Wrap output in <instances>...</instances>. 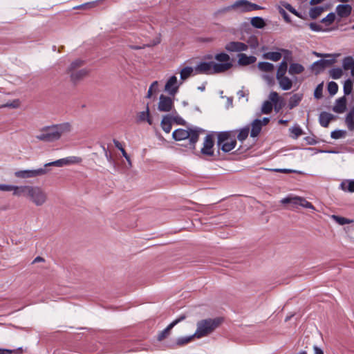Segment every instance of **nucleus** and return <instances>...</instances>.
I'll return each mask as SVG.
<instances>
[{
	"mask_svg": "<svg viewBox=\"0 0 354 354\" xmlns=\"http://www.w3.org/2000/svg\"><path fill=\"white\" fill-rule=\"evenodd\" d=\"M137 121L139 122H147L149 124H152V120L150 117L149 108L148 104L147 105L145 111L139 112L138 113Z\"/></svg>",
	"mask_w": 354,
	"mask_h": 354,
	"instance_id": "obj_24",
	"label": "nucleus"
},
{
	"mask_svg": "<svg viewBox=\"0 0 354 354\" xmlns=\"http://www.w3.org/2000/svg\"><path fill=\"white\" fill-rule=\"evenodd\" d=\"M258 68L263 72H272L274 69V66L272 63L267 62H261L258 64Z\"/></svg>",
	"mask_w": 354,
	"mask_h": 354,
	"instance_id": "obj_36",
	"label": "nucleus"
},
{
	"mask_svg": "<svg viewBox=\"0 0 354 354\" xmlns=\"http://www.w3.org/2000/svg\"><path fill=\"white\" fill-rule=\"evenodd\" d=\"M273 108L272 103L270 101H265L261 107V112L264 114H269L271 113Z\"/></svg>",
	"mask_w": 354,
	"mask_h": 354,
	"instance_id": "obj_43",
	"label": "nucleus"
},
{
	"mask_svg": "<svg viewBox=\"0 0 354 354\" xmlns=\"http://www.w3.org/2000/svg\"><path fill=\"white\" fill-rule=\"evenodd\" d=\"M12 185L6 184H0V191L10 192L12 191Z\"/></svg>",
	"mask_w": 354,
	"mask_h": 354,
	"instance_id": "obj_60",
	"label": "nucleus"
},
{
	"mask_svg": "<svg viewBox=\"0 0 354 354\" xmlns=\"http://www.w3.org/2000/svg\"><path fill=\"white\" fill-rule=\"evenodd\" d=\"M261 9V7L257 4L251 3L247 0H238L232 5L223 8V11H230L236 10L241 12H248L253 10Z\"/></svg>",
	"mask_w": 354,
	"mask_h": 354,
	"instance_id": "obj_7",
	"label": "nucleus"
},
{
	"mask_svg": "<svg viewBox=\"0 0 354 354\" xmlns=\"http://www.w3.org/2000/svg\"><path fill=\"white\" fill-rule=\"evenodd\" d=\"M30 185H21L16 186L12 185V191H13V195L20 197L25 196L27 198L28 193L29 191Z\"/></svg>",
	"mask_w": 354,
	"mask_h": 354,
	"instance_id": "obj_21",
	"label": "nucleus"
},
{
	"mask_svg": "<svg viewBox=\"0 0 354 354\" xmlns=\"http://www.w3.org/2000/svg\"><path fill=\"white\" fill-rule=\"evenodd\" d=\"M353 82L354 79L351 80V78L347 79L344 81V86H343V91L344 96L348 95L351 93H352L353 90Z\"/></svg>",
	"mask_w": 354,
	"mask_h": 354,
	"instance_id": "obj_31",
	"label": "nucleus"
},
{
	"mask_svg": "<svg viewBox=\"0 0 354 354\" xmlns=\"http://www.w3.org/2000/svg\"><path fill=\"white\" fill-rule=\"evenodd\" d=\"M301 100V96L299 94H294L289 100L288 107L290 109L297 106Z\"/></svg>",
	"mask_w": 354,
	"mask_h": 354,
	"instance_id": "obj_38",
	"label": "nucleus"
},
{
	"mask_svg": "<svg viewBox=\"0 0 354 354\" xmlns=\"http://www.w3.org/2000/svg\"><path fill=\"white\" fill-rule=\"evenodd\" d=\"M269 99L272 103L277 104L279 99V94L276 91H272L269 95Z\"/></svg>",
	"mask_w": 354,
	"mask_h": 354,
	"instance_id": "obj_51",
	"label": "nucleus"
},
{
	"mask_svg": "<svg viewBox=\"0 0 354 354\" xmlns=\"http://www.w3.org/2000/svg\"><path fill=\"white\" fill-rule=\"evenodd\" d=\"M280 52H268L263 55V57L266 59L277 62L281 58Z\"/></svg>",
	"mask_w": 354,
	"mask_h": 354,
	"instance_id": "obj_35",
	"label": "nucleus"
},
{
	"mask_svg": "<svg viewBox=\"0 0 354 354\" xmlns=\"http://www.w3.org/2000/svg\"><path fill=\"white\" fill-rule=\"evenodd\" d=\"M352 12V6L346 3L336 7V13L341 18L348 17Z\"/></svg>",
	"mask_w": 354,
	"mask_h": 354,
	"instance_id": "obj_17",
	"label": "nucleus"
},
{
	"mask_svg": "<svg viewBox=\"0 0 354 354\" xmlns=\"http://www.w3.org/2000/svg\"><path fill=\"white\" fill-rule=\"evenodd\" d=\"M176 122L178 124L183 125L185 124V121L179 115L172 117L171 116V121Z\"/></svg>",
	"mask_w": 354,
	"mask_h": 354,
	"instance_id": "obj_59",
	"label": "nucleus"
},
{
	"mask_svg": "<svg viewBox=\"0 0 354 354\" xmlns=\"http://www.w3.org/2000/svg\"><path fill=\"white\" fill-rule=\"evenodd\" d=\"M276 78L282 90L288 91L292 88V81L288 77L286 76V75L281 77L277 76Z\"/></svg>",
	"mask_w": 354,
	"mask_h": 354,
	"instance_id": "obj_19",
	"label": "nucleus"
},
{
	"mask_svg": "<svg viewBox=\"0 0 354 354\" xmlns=\"http://www.w3.org/2000/svg\"><path fill=\"white\" fill-rule=\"evenodd\" d=\"M286 9H287L291 13L295 15L296 16L301 17L299 13L289 3H286L283 5Z\"/></svg>",
	"mask_w": 354,
	"mask_h": 354,
	"instance_id": "obj_55",
	"label": "nucleus"
},
{
	"mask_svg": "<svg viewBox=\"0 0 354 354\" xmlns=\"http://www.w3.org/2000/svg\"><path fill=\"white\" fill-rule=\"evenodd\" d=\"M214 59L219 62L218 64H229V69H230L232 67V64L230 62V57L228 54L222 52L216 54L214 56Z\"/></svg>",
	"mask_w": 354,
	"mask_h": 354,
	"instance_id": "obj_27",
	"label": "nucleus"
},
{
	"mask_svg": "<svg viewBox=\"0 0 354 354\" xmlns=\"http://www.w3.org/2000/svg\"><path fill=\"white\" fill-rule=\"evenodd\" d=\"M93 5H94L93 2L86 3H83L80 6H78L77 7H75L74 8H90L93 7Z\"/></svg>",
	"mask_w": 354,
	"mask_h": 354,
	"instance_id": "obj_61",
	"label": "nucleus"
},
{
	"mask_svg": "<svg viewBox=\"0 0 354 354\" xmlns=\"http://www.w3.org/2000/svg\"><path fill=\"white\" fill-rule=\"evenodd\" d=\"M238 63L241 66H248L252 64H254L257 58L253 55L248 56L246 54L240 53L239 55Z\"/></svg>",
	"mask_w": 354,
	"mask_h": 354,
	"instance_id": "obj_20",
	"label": "nucleus"
},
{
	"mask_svg": "<svg viewBox=\"0 0 354 354\" xmlns=\"http://www.w3.org/2000/svg\"><path fill=\"white\" fill-rule=\"evenodd\" d=\"M287 69H288L287 62L283 60L280 63V64L277 68L276 77H277V76L281 77L282 75H286V73L287 72Z\"/></svg>",
	"mask_w": 354,
	"mask_h": 354,
	"instance_id": "obj_40",
	"label": "nucleus"
},
{
	"mask_svg": "<svg viewBox=\"0 0 354 354\" xmlns=\"http://www.w3.org/2000/svg\"><path fill=\"white\" fill-rule=\"evenodd\" d=\"M161 127L162 130L168 133L171 130V115H165L163 117L161 122Z\"/></svg>",
	"mask_w": 354,
	"mask_h": 354,
	"instance_id": "obj_29",
	"label": "nucleus"
},
{
	"mask_svg": "<svg viewBox=\"0 0 354 354\" xmlns=\"http://www.w3.org/2000/svg\"><path fill=\"white\" fill-rule=\"evenodd\" d=\"M251 25L256 28H263L266 26L264 19L261 17H254L251 18Z\"/></svg>",
	"mask_w": 354,
	"mask_h": 354,
	"instance_id": "obj_34",
	"label": "nucleus"
},
{
	"mask_svg": "<svg viewBox=\"0 0 354 354\" xmlns=\"http://www.w3.org/2000/svg\"><path fill=\"white\" fill-rule=\"evenodd\" d=\"M342 67L345 71L351 69V76L354 79V59L353 57H345L342 60Z\"/></svg>",
	"mask_w": 354,
	"mask_h": 354,
	"instance_id": "obj_22",
	"label": "nucleus"
},
{
	"mask_svg": "<svg viewBox=\"0 0 354 354\" xmlns=\"http://www.w3.org/2000/svg\"><path fill=\"white\" fill-rule=\"evenodd\" d=\"M340 188L344 192H354V180H346L342 182Z\"/></svg>",
	"mask_w": 354,
	"mask_h": 354,
	"instance_id": "obj_32",
	"label": "nucleus"
},
{
	"mask_svg": "<svg viewBox=\"0 0 354 354\" xmlns=\"http://www.w3.org/2000/svg\"><path fill=\"white\" fill-rule=\"evenodd\" d=\"M334 62L335 59H322L315 62L312 65V68L315 71V74H319L322 70L331 66Z\"/></svg>",
	"mask_w": 354,
	"mask_h": 354,
	"instance_id": "obj_14",
	"label": "nucleus"
},
{
	"mask_svg": "<svg viewBox=\"0 0 354 354\" xmlns=\"http://www.w3.org/2000/svg\"><path fill=\"white\" fill-rule=\"evenodd\" d=\"M333 118L334 117L331 113L325 111L322 112L319 118V124L323 127H327Z\"/></svg>",
	"mask_w": 354,
	"mask_h": 354,
	"instance_id": "obj_25",
	"label": "nucleus"
},
{
	"mask_svg": "<svg viewBox=\"0 0 354 354\" xmlns=\"http://www.w3.org/2000/svg\"><path fill=\"white\" fill-rule=\"evenodd\" d=\"M222 317L208 318L198 321L196 323V330L194 333L198 339L208 336L222 324Z\"/></svg>",
	"mask_w": 354,
	"mask_h": 354,
	"instance_id": "obj_2",
	"label": "nucleus"
},
{
	"mask_svg": "<svg viewBox=\"0 0 354 354\" xmlns=\"http://www.w3.org/2000/svg\"><path fill=\"white\" fill-rule=\"evenodd\" d=\"M84 62L80 59L73 61L68 68V71H77L84 64Z\"/></svg>",
	"mask_w": 354,
	"mask_h": 354,
	"instance_id": "obj_42",
	"label": "nucleus"
},
{
	"mask_svg": "<svg viewBox=\"0 0 354 354\" xmlns=\"http://www.w3.org/2000/svg\"><path fill=\"white\" fill-rule=\"evenodd\" d=\"M158 83L157 81H154L151 84V86L149 88V90H148V92H147V95L146 96L147 98H150L151 97L152 93H153V90L158 86Z\"/></svg>",
	"mask_w": 354,
	"mask_h": 354,
	"instance_id": "obj_57",
	"label": "nucleus"
},
{
	"mask_svg": "<svg viewBox=\"0 0 354 354\" xmlns=\"http://www.w3.org/2000/svg\"><path fill=\"white\" fill-rule=\"evenodd\" d=\"M72 129L71 124L68 122L45 126L39 130L35 138L41 142H53L59 140L63 135L70 133Z\"/></svg>",
	"mask_w": 354,
	"mask_h": 354,
	"instance_id": "obj_1",
	"label": "nucleus"
},
{
	"mask_svg": "<svg viewBox=\"0 0 354 354\" xmlns=\"http://www.w3.org/2000/svg\"><path fill=\"white\" fill-rule=\"evenodd\" d=\"M217 145L223 152H230L234 149L236 145V140L234 137L228 131L220 132L217 137Z\"/></svg>",
	"mask_w": 354,
	"mask_h": 354,
	"instance_id": "obj_6",
	"label": "nucleus"
},
{
	"mask_svg": "<svg viewBox=\"0 0 354 354\" xmlns=\"http://www.w3.org/2000/svg\"><path fill=\"white\" fill-rule=\"evenodd\" d=\"M214 141L213 136L210 134L207 135L204 139L203 147L201 150V153H202V155L207 156H214Z\"/></svg>",
	"mask_w": 354,
	"mask_h": 354,
	"instance_id": "obj_10",
	"label": "nucleus"
},
{
	"mask_svg": "<svg viewBox=\"0 0 354 354\" xmlns=\"http://www.w3.org/2000/svg\"><path fill=\"white\" fill-rule=\"evenodd\" d=\"M313 350L314 354H324V351H322V349L316 345L313 346Z\"/></svg>",
	"mask_w": 354,
	"mask_h": 354,
	"instance_id": "obj_64",
	"label": "nucleus"
},
{
	"mask_svg": "<svg viewBox=\"0 0 354 354\" xmlns=\"http://www.w3.org/2000/svg\"><path fill=\"white\" fill-rule=\"evenodd\" d=\"M324 11V8L320 6L314 7L310 8L309 15L311 19H315L317 18Z\"/></svg>",
	"mask_w": 354,
	"mask_h": 354,
	"instance_id": "obj_39",
	"label": "nucleus"
},
{
	"mask_svg": "<svg viewBox=\"0 0 354 354\" xmlns=\"http://www.w3.org/2000/svg\"><path fill=\"white\" fill-rule=\"evenodd\" d=\"M49 171L48 169L44 167H41L36 169H25V170H19L15 172V176L18 178L26 179V178H32L41 176H44L48 174Z\"/></svg>",
	"mask_w": 354,
	"mask_h": 354,
	"instance_id": "obj_8",
	"label": "nucleus"
},
{
	"mask_svg": "<svg viewBox=\"0 0 354 354\" xmlns=\"http://www.w3.org/2000/svg\"><path fill=\"white\" fill-rule=\"evenodd\" d=\"M225 49L230 53H241L246 51L248 46L241 41H230L225 45Z\"/></svg>",
	"mask_w": 354,
	"mask_h": 354,
	"instance_id": "obj_13",
	"label": "nucleus"
},
{
	"mask_svg": "<svg viewBox=\"0 0 354 354\" xmlns=\"http://www.w3.org/2000/svg\"><path fill=\"white\" fill-rule=\"evenodd\" d=\"M27 198L36 206L44 205L48 200L46 191L37 185H30Z\"/></svg>",
	"mask_w": 354,
	"mask_h": 354,
	"instance_id": "obj_5",
	"label": "nucleus"
},
{
	"mask_svg": "<svg viewBox=\"0 0 354 354\" xmlns=\"http://www.w3.org/2000/svg\"><path fill=\"white\" fill-rule=\"evenodd\" d=\"M346 131L345 130L337 129L331 132L330 137L337 140L345 137Z\"/></svg>",
	"mask_w": 354,
	"mask_h": 354,
	"instance_id": "obj_44",
	"label": "nucleus"
},
{
	"mask_svg": "<svg viewBox=\"0 0 354 354\" xmlns=\"http://www.w3.org/2000/svg\"><path fill=\"white\" fill-rule=\"evenodd\" d=\"M174 108L173 100L168 96L160 95L158 109L160 111L169 112Z\"/></svg>",
	"mask_w": 354,
	"mask_h": 354,
	"instance_id": "obj_12",
	"label": "nucleus"
},
{
	"mask_svg": "<svg viewBox=\"0 0 354 354\" xmlns=\"http://www.w3.org/2000/svg\"><path fill=\"white\" fill-rule=\"evenodd\" d=\"M332 218L341 225L349 224L352 222L351 220L346 218L339 216L337 215H333Z\"/></svg>",
	"mask_w": 354,
	"mask_h": 354,
	"instance_id": "obj_47",
	"label": "nucleus"
},
{
	"mask_svg": "<svg viewBox=\"0 0 354 354\" xmlns=\"http://www.w3.org/2000/svg\"><path fill=\"white\" fill-rule=\"evenodd\" d=\"M262 127L263 126L261 124V120L259 119H255L252 122V129L250 131V136L253 137V138L257 137L261 132Z\"/></svg>",
	"mask_w": 354,
	"mask_h": 354,
	"instance_id": "obj_26",
	"label": "nucleus"
},
{
	"mask_svg": "<svg viewBox=\"0 0 354 354\" xmlns=\"http://www.w3.org/2000/svg\"><path fill=\"white\" fill-rule=\"evenodd\" d=\"M186 318V316L183 315L181 316H180L178 318L176 319L175 320H174L171 323H170L166 328H165L163 330H162L158 335V341H162L164 339H165L170 330L176 325L178 324L179 322H180L181 321L184 320Z\"/></svg>",
	"mask_w": 354,
	"mask_h": 354,
	"instance_id": "obj_15",
	"label": "nucleus"
},
{
	"mask_svg": "<svg viewBox=\"0 0 354 354\" xmlns=\"http://www.w3.org/2000/svg\"><path fill=\"white\" fill-rule=\"evenodd\" d=\"M329 74L333 79L337 80L342 77L343 72L340 68H334L329 71Z\"/></svg>",
	"mask_w": 354,
	"mask_h": 354,
	"instance_id": "obj_41",
	"label": "nucleus"
},
{
	"mask_svg": "<svg viewBox=\"0 0 354 354\" xmlns=\"http://www.w3.org/2000/svg\"><path fill=\"white\" fill-rule=\"evenodd\" d=\"M335 19V15L334 12L328 13L326 17L323 18L321 21L322 23L326 24V25H330L333 23Z\"/></svg>",
	"mask_w": 354,
	"mask_h": 354,
	"instance_id": "obj_48",
	"label": "nucleus"
},
{
	"mask_svg": "<svg viewBox=\"0 0 354 354\" xmlns=\"http://www.w3.org/2000/svg\"><path fill=\"white\" fill-rule=\"evenodd\" d=\"M304 71V67L298 63L290 64L288 68V73L291 75H299Z\"/></svg>",
	"mask_w": 354,
	"mask_h": 354,
	"instance_id": "obj_28",
	"label": "nucleus"
},
{
	"mask_svg": "<svg viewBox=\"0 0 354 354\" xmlns=\"http://www.w3.org/2000/svg\"><path fill=\"white\" fill-rule=\"evenodd\" d=\"M82 161V158L78 156H68L64 158H61L59 160H57L55 161H53L48 163H46L44 165L45 168L48 169L47 167L50 166H55L58 167H62L66 165H76L80 164Z\"/></svg>",
	"mask_w": 354,
	"mask_h": 354,
	"instance_id": "obj_9",
	"label": "nucleus"
},
{
	"mask_svg": "<svg viewBox=\"0 0 354 354\" xmlns=\"http://www.w3.org/2000/svg\"><path fill=\"white\" fill-rule=\"evenodd\" d=\"M19 100H15L11 102H7L1 106V107L17 108L19 106Z\"/></svg>",
	"mask_w": 354,
	"mask_h": 354,
	"instance_id": "obj_52",
	"label": "nucleus"
},
{
	"mask_svg": "<svg viewBox=\"0 0 354 354\" xmlns=\"http://www.w3.org/2000/svg\"><path fill=\"white\" fill-rule=\"evenodd\" d=\"M203 130L200 128L188 129L187 130L183 129H178L172 133L173 138L176 141L188 140V143L186 147L191 150H194L196 144L198 140L199 133L203 132Z\"/></svg>",
	"mask_w": 354,
	"mask_h": 354,
	"instance_id": "obj_3",
	"label": "nucleus"
},
{
	"mask_svg": "<svg viewBox=\"0 0 354 354\" xmlns=\"http://www.w3.org/2000/svg\"><path fill=\"white\" fill-rule=\"evenodd\" d=\"M346 110V98L345 96L336 100L333 111L337 113H342Z\"/></svg>",
	"mask_w": 354,
	"mask_h": 354,
	"instance_id": "obj_18",
	"label": "nucleus"
},
{
	"mask_svg": "<svg viewBox=\"0 0 354 354\" xmlns=\"http://www.w3.org/2000/svg\"><path fill=\"white\" fill-rule=\"evenodd\" d=\"M249 127H246L243 129H241L237 136V139L241 142L245 140L249 134Z\"/></svg>",
	"mask_w": 354,
	"mask_h": 354,
	"instance_id": "obj_45",
	"label": "nucleus"
},
{
	"mask_svg": "<svg viewBox=\"0 0 354 354\" xmlns=\"http://www.w3.org/2000/svg\"><path fill=\"white\" fill-rule=\"evenodd\" d=\"M272 170L275 172L284 173V174L298 173L297 171L290 169H273Z\"/></svg>",
	"mask_w": 354,
	"mask_h": 354,
	"instance_id": "obj_58",
	"label": "nucleus"
},
{
	"mask_svg": "<svg viewBox=\"0 0 354 354\" xmlns=\"http://www.w3.org/2000/svg\"><path fill=\"white\" fill-rule=\"evenodd\" d=\"M328 91L331 95H335L338 91V85L336 82L331 81L328 84Z\"/></svg>",
	"mask_w": 354,
	"mask_h": 354,
	"instance_id": "obj_46",
	"label": "nucleus"
},
{
	"mask_svg": "<svg viewBox=\"0 0 354 354\" xmlns=\"http://www.w3.org/2000/svg\"><path fill=\"white\" fill-rule=\"evenodd\" d=\"M229 64H216L214 62H201L194 67L195 74L214 75L229 70Z\"/></svg>",
	"mask_w": 354,
	"mask_h": 354,
	"instance_id": "obj_4",
	"label": "nucleus"
},
{
	"mask_svg": "<svg viewBox=\"0 0 354 354\" xmlns=\"http://www.w3.org/2000/svg\"><path fill=\"white\" fill-rule=\"evenodd\" d=\"M290 131L293 134H295L296 138L300 136L302 134V129L299 126L293 127Z\"/></svg>",
	"mask_w": 354,
	"mask_h": 354,
	"instance_id": "obj_56",
	"label": "nucleus"
},
{
	"mask_svg": "<svg viewBox=\"0 0 354 354\" xmlns=\"http://www.w3.org/2000/svg\"><path fill=\"white\" fill-rule=\"evenodd\" d=\"M102 148L107 161L111 164L113 163L114 161L111 153L109 152L108 149L104 145L102 146Z\"/></svg>",
	"mask_w": 354,
	"mask_h": 354,
	"instance_id": "obj_54",
	"label": "nucleus"
},
{
	"mask_svg": "<svg viewBox=\"0 0 354 354\" xmlns=\"http://www.w3.org/2000/svg\"><path fill=\"white\" fill-rule=\"evenodd\" d=\"M345 124L349 131H354V106L350 109L346 115Z\"/></svg>",
	"mask_w": 354,
	"mask_h": 354,
	"instance_id": "obj_23",
	"label": "nucleus"
},
{
	"mask_svg": "<svg viewBox=\"0 0 354 354\" xmlns=\"http://www.w3.org/2000/svg\"><path fill=\"white\" fill-rule=\"evenodd\" d=\"M314 96L317 99H319L322 97V84H319L314 91Z\"/></svg>",
	"mask_w": 354,
	"mask_h": 354,
	"instance_id": "obj_53",
	"label": "nucleus"
},
{
	"mask_svg": "<svg viewBox=\"0 0 354 354\" xmlns=\"http://www.w3.org/2000/svg\"><path fill=\"white\" fill-rule=\"evenodd\" d=\"M194 71V68L191 66H186L183 68L180 72V80L185 81L192 76L193 72Z\"/></svg>",
	"mask_w": 354,
	"mask_h": 354,
	"instance_id": "obj_33",
	"label": "nucleus"
},
{
	"mask_svg": "<svg viewBox=\"0 0 354 354\" xmlns=\"http://www.w3.org/2000/svg\"><path fill=\"white\" fill-rule=\"evenodd\" d=\"M181 84L182 82L178 84L177 77L175 75H172L167 81L165 86V91L170 95L174 96L178 93Z\"/></svg>",
	"mask_w": 354,
	"mask_h": 354,
	"instance_id": "obj_11",
	"label": "nucleus"
},
{
	"mask_svg": "<svg viewBox=\"0 0 354 354\" xmlns=\"http://www.w3.org/2000/svg\"><path fill=\"white\" fill-rule=\"evenodd\" d=\"M301 197H286L281 200L282 204H292L293 207H297L300 205Z\"/></svg>",
	"mask_w": 354,
	"mask_h": 354,
	"instance_id": "obj_30",
	"label": "nucleus"
},
{
	"mask_svg": "<svg viewBox=\"0 0 354 354\" xmlns=\"http://www.w3.org/2000/svg\"><path fill=\"white\" fill-rule=\"evenodd\" d=\"M121 153L123 156V157L127 160V161L128 162L129 165L130 166H131V160H130V157L129 156V155L127 154V153L126 152L125 149H122L121 151Z\"/></svg>",
	"mask_w": 354,
	"mask_h": 354,
	"instance_id": "obj_63",
	"label": "nucleus"
},
{
	"mask_svg": "<svg viewBox=\"0 0 354 354\" xmlns=\"http://www.w3.org/2000/svg\"><path fill=\"white\" fill-rule=\"evenodd\" d=\"M299 206L305 207V208H308V209H315V207L313 205V204L311 203L308 202V201H306L304 198H301V202H300Z\"/></svg>",
	"mask_w": 354,
	"mask_h": 354,
	"instance_id": "obj_49",
	"label": "nucleus"
},
{
	"mask_svg": "<svg viewBox=\"0 0 354 354\" xmlns=\"http://www.w3.org/2000/svg\"><path fill=\"white\" fill-rule=\"evenodd\" d=\"M194 337V334L189 336L180 337L177 338L176 341V344L178 346H183L188 343H189Z\"/></svg>",
	"mask_w": 354,
	"mask_h": 354,
	"instance_id": "obj_37",
	"label": "nucleus"
},
{
	"mask_svg": "<svg viewBox=\"0 0 354 354\" xmlns=\"http://www.w3.org/2000/svg\"><path fill=\"white\" fill-rule=\"evenodd\" d=\"M68 72L70 73L71 80L73 83L77 84L88 75V71L86 68H82Z\"/></svg>",
	"mask_w": 354,
	"mask_h": 354,
	"instance_id": "obj_16",
	"label": "nucleus"
},
{
	"mask_svg": "<svg viewBox=\"0 0 354 354\" xmlns=\"http://www.w3.org/2000/svg\"><path fill=\"white\" fill-rule=\"evenodd\" d=\"M263 78L267 81L268 84H272L274 82V79L272 76L268 75H263Z\"/></svg>",
	"mask_w": 354,
	"mask_h": 354,
	"instance_id": "obj_62",
	"label": "nucleus"
},
{
	"mask_svg": "<svg viewBox=\"0 0 354 354\" xmlns=\"http://www.w3.org/2000/svg\"><path fill=\"white\" fill-rule=\"evenodd\" d=\"M309 28L314 32H320L322 31V27L317 23L311 22L308 24Z\"/></svg>",
	"mask_w": 354,
	"mask_h": 354,
	"instance_id": "obj_50",
	"label": "nucleus"
}]
</instances>
